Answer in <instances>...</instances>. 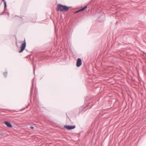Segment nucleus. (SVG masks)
I'll list each match as a JSON object with an SVG mask.
<instances>
[{
	"mask_svg": "<svg viewBox=\"0 0 146 146\" xmlns=\"http://www.w3.org/2000/svg\"><path fill=\"white\" fill-rule=\"evenodd\" d=\"M56 9L58 11H67L69 9V8L66 6H64L60 4H59L57 6Z\"/></svg>",
	"mask_w": 146,
	"mask_h": 146,
	"instance_id": "f257e3e1",
	"label": "nucleus"
},
{
	"mask_svg": "<svg viewBox=\"0 0 146 146\" xmlns=\"http://www.w3.org/2000/svg\"><path fill=\"white\" fill-rule=\"evenodd\" d=\"M26 46V43L25 42V39L24 41V42L20 46L21 50L19 51V52H22L25 49Z\"/></svg>",
	"mask_w": 146,
	"mask_h": 146,
	"instance_id": "f03ea898",
	"label": "nucleus"
},
{
	"mask_svg": "<svg viewBox=\"0 0 146 146\" xmlns=\"http://www.w3.org/2000/svg\"><path fill=\"white\" fill-rule=\"evenodd\" d=\"M64 127L68 130H70L71 129H74L76 127V126L75 125H64Z\"/></svg>",
	"mask_w": 146,
	"mask_h": 146,
	"instance_id": "7ed1b4c3",
	"label": "nucleus"
},
{
	"mask_svg": "<svg viewBox=\"0 0 146 146\" xmlns=\"http://www.w3.org/2000/svg\"><path fill=\"white\" fill-rule=\"evenodd\" d=\"M82 61L80 58L78 59L76 62V66L78 67H80L82 64Z\"/></svg>",
	"mask_w": 146,
	"mask_h": 146,
	"instance_id": "20e7f679",
	"label": "nucleus"
},
{
	"mask_svg": "<svg viewBox=\"0 0 146 146\" xmlns=\"http://www.w3.org/2000/svg\"><path fill=\"white\" fill-rule=\"evenodd\" d=\"M2 1H4V13H5L7 15H9V13L7 12V13L6 12V7H7V5H6V2H5L4 1V0H2Z\"/></svg>",
	"mask_w": 146,
	"mask_h": 146,
	"instance_id": "39448f33",
	"label": "nucleus"
},
{
	"mask_svg": "<svg viewBox=\"0 0 146 146\" xmlns=\"http://www.w3.org/2000/svg\"><path fill=\"white\" fill-rule=\"evenodd\" d=\"M87 8V6H85L84 7L82 8V9L79 10L78 11H76V12H75V13H77L79 12H80L81 11H84L85 9H86Z\"/></svg>",
	"mask_w": 146,
	"mask_h": 146,
	"instance_id": "423d86ee",
	"label": "nucleus"
},
{
	"mask_svg": "<svg viewBox=\"0 0 146 146\" xmlns=\"http://www.w3.org/2000/svg\"><path fill=\"white\" fill-rule=\"evenodd\" d=\"M4 123L8 127H9V122L5 121L4 122Z\"/></svg>",
	"mask_w": 146,
	"mask_h": 146,
	"instance_id": "0eeeda50",
	"label": "nucleus"
},
{
	"mask_svg": "<svg viewBox=\"0 0 146 146\" xmlns=\"http://www.w3.org/2000/svg\"><path fill=\"white\" fill-rule=\"evenodd\" d=\"M7 72L4 73V75L5 76V77H6L7 76Z\"/></svg>",
	"mask_w": 146,
	"mask_h": 146,
	"instance_id": "6e6552de",
	"label": "nucleus"
},
{
	"mask_svg": "<svg viewBox=\"0 0 146 146\" xmlns=\"http://www.w3.org/2000/svg\"><path fill=\"white\" fill-rule=\"evenodd\" d=\"M30 127L32 129H33L34 128V127Z\"/></svg>",
	"mask_w": 146,
	"mask_h": 146,
	"instance_id": "1a4fd4ad",
	"label": "nucleus"
},
{
	"mask_svg": "<svg viewBox=\"0 0 146 146\" xmlns=\"http://www.w3.org/2000/svg\"><path fill=\"white\" fill-rule=\"evenodd\" d=\"M12 127V126L10 124V127Z\"/></svg>",
	"mask_w": 146,
	"mask_h": 146,
	"instance_id": "9d476101",
	"label": "nucleus"
}]
</instances>
